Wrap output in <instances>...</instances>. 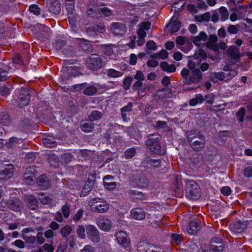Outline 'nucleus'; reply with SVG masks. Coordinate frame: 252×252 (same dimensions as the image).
<instances>
[{
	"instance_id": "obj_1",
	"label": "nucleus",
	"mask_w": 252,
	"mask_h": 252,
	"mask_svg": "<svg viewBox=\"0 0 252 252\" xmlns=\"http://www.w3.org/2000/svg\"><path fill=\"white\" fill-rule=\"evenodd\" d=\"M181 75L184 79V83L186 85L197 84L201 81L203 74L199 69H194L190 71L184 67L181 71Z\"/></svg>"
},
{
	"instance_id": "obj_2",
	"label": "nucleus",
	"mask_w": 252,
	"mask_h": 252,
	"mask_svg": "<svg viewBox=\"0 0 252 252\" xmlns=\"http://www.w3.org/2000/svg\"><path fill=\"white\" fill-rule=\"evenodd\" d=\"M186 196L192 200H198L201 197V191L199 185L193 181H186Z\"/></svg>"
},
{
	"instance_id": "obj_3",
	"label": "nucleus",
	"mask_w": 252,
	"mask_h": 252,
	"mask_svg": "<svg viewBox=\"0 0 252 252\" xmlns=\"http://www.w3.org/2000/svg\"><path fill=\"white\" fill-rule=\"evenodd\" d=\"M160 136L157 134H152L148 136L146 144L147 148L155 154L161 155L163 153L161 150L160 143Z\"/></svg>"
},
{
	"instance_id": "obj_4",
	"label": "nucleus",
	"mask_w": 252,
	"mask_h": 252,
	"mask_svg": "<svg viewBox=\"0 0 252 252\" xmlns=\"http://www.w3.org/2000/svg\"><path fill=\"white\" fill-rule=\"evenodd\" d=\"M61 74L59 76V81L63 84H66V81L72 77H75L77 75L78 71L76 68L73 66H69L66 63L63 64L62 68L61 70Z\"/></svg>"
},
{
	"instance_id": "obj_5",
	"label": "nucleus",
	"mask_w": 252,
	"mask_h": 252,
	"mask_svg": "<svg viewBox=\"0 0 252 252\" xmlns=\"http://www.w3.org/2000/svg\"><path fill=\"white\" fill-rule=\"evenodd\" d=\"M102 60L97 55H91L86 60V65L88 68L94 71L100 69L102 66Z\"/></svg>"
},
{
	"instance_id": "obj_6",
	"label": "nucleus",
	"mask_w": 252,
	"mask_h": 252,
	"mask_svg": "<svg viewBox=\"0 0 252 252\" xmlns=\"http://www.w3.org/2000/svg\"><path fill=\"white\" fill-rule=\"evenodd\" d=\"M30 99L31 94L30 90L27 88H21L17 101L19 107L22 108L28 105L30 103Z\"/></svg>"
},
{
	"instance_id": "obj_7",
	"label": "nucleus",
	"mask_w": 252,
	"mask_h": 252,
	"mask_svg": "<svg viewBox=\"0 0 252 252\" xmlns=\"http://www.w3.org/2000/svg\"><path fill=\"white\" fill-rule=\"evenodd\" d=\"M86 233L89 239L94 243H97L100 240V235L97 228L93 225H88L86 227Z\"/></svg>"
},
{
	"instance_id": "obj_8",
	"label": "nucleus",
	"mask_w": 252,
	"mask_h": 252,
	"mask_svg": "<svg viewBox=\"0 0 252 252\" xmlns=\"http://www.w3.org/2000/svg\"><path fill=\"white\" fill-rule=\"evenodd\" d=\"M118 243L125 248L130 247V241L127 235L124 231L120 230L115 235Z\"/></svg>"
},
{
	"instance_id": "obj_9",
	"label": "nucleus",
	"mask_w": 252,
	"mask_h": 252,
	"mask_svg": "<svg viewBox=\"0 0 252 252\" xmlns=\"http://www.w3.org/2000/svg\"><path fill=\"white\" fill-rule=\"evenodd\" d=\"M8 208L15 212L21 211L23 208V203L17 198L12 197L7 201Z\"/></svg>"
},
{
	"instance_id": "obj_10",
	"label": "nucleus",
	"mask_w": 252,
	"mask_h": 252,
	"mask_svg": "<svg viewBox=\"0 0 252 252\" xmlns=\"http://www.w3.org/2000/svg\"><path fill=\"white\" fill-rule=\"evenodd\" d=\"M75 42L79 46L80 49L85 52H92L93 48L90 41L84 38H76Z\"/></svg>"
},
{
	"instance_id": "obj_11",
	"label": "nucleus",
	"mask_w": 252,
	"mask_h": 252,
	"mask_svg": "<svg viewBox=\"0 0 252 252\" xmlns=\"http://www.w3.org/2000/svg\"><path fill=\"white\" fill-rule=\"evenodd\" d=\"M133 183L138 188H146L149 183L148 178L143 175L136 176L133 180Z\"/></svg>"
},
{
	"instance_id": "obj_12",
	"label": "nucleus",
	"mask_w": 252,
	"mask_h": 252,
	"mask_svg": "<svg viewBox=\"0 0 252 252\" xmlns=\"http://www.w3.org/2000/svg\"><path fill=\"white\" fill-rule=\"evenodd\" d=\"M25 202L27 207L30 210H35L38 207V200L37 198L32 194L26 196Z\"/></svg>"
},
{
	"instance_id": "obj_13",
	"label": "nucleus",
	"mask_w": 252,
	"mask_h": 252,
	"mask_svg": "<svg viewBox=\"0 0 252 252\" xmlns=\"http://www.w3.org/2000/svg\"><path fill=\"white\" fill-rule=\"evenodd\" d=\"M48 9L49 12L59 14L61 12V4L58 0H50L48 5Z\"/></svg>"
},
{
	"instance_id": "obj_14",
	"label": "nucleus",
	"mask_w": 252,
	"mask_h": 252,
	"mask_svg": "<svg viewBox=\"0 0 252 252\" xmlns=\"http://www.w3.org/2000/svg\"><path fill=\"white\" fill-rule=\"evenodd\" d=\"M3 169L0 172V176H4V178H10L14 172V166L12 164H4Z\"/></svg>"
},
{
	"instance_id": "obj_15",
	"label": "nucleus",
	"mask_w": 252,
	"mask_h": 252,
	"mask_svg": "<svg viewBox=\"0 0 252 252\" xmlns=\"http://www.w3.org/2000/svg\"><path fill=\"white\" fill-rule=\"evenodd\" d=\"M108 209V204L105 202H96V204H93L91 206V210L94 213H105Z\"/></svg>"
},
{
	"instance_id": "obj_16",
	"label": "nucleus",
	"mask_w": 252,
	"mask_h": 252,
	"mask_svg": "<svg viewBox=\"0 0 252 252\" xmlns=\"http://www.w3.org/2000/svg\"><path fill=\"white\" fill-rule=\"evenodd\" d=\"M200 229V225L197 219H194L191 220L188 228V231L191 235H194L197 233Z\"/></svg>"
},
{
	"instance_id": "obj_17",
	"label": "nucleus",
	"mask_w": 252,
	"mask_h": 252,
	"mask_svg": "<svg viewBox=\"0 0 252 252\" xmlns=\"http://www.w3.org/2000/svg\"><path fill=\"white\" fill-rule=\"evenodd\" d=\"M37 182L38 186L43 190L48 189L50 186L48 178L45 174H42L38 177Z\"/></svg>"
},
{
	"instance_id": "obj_18",
	"label": "nucleus",
	"mask_w": 252,
	"mask_h": 252,
	"mask_svg": "<svg viewBox=\"0 0 252 252\" xmlns=\"http://www.w3.org/2000/svg\"><path fill=\"white\" fill-rule=\"evenodd\" d=\"M132 218L137 220H142L145 218V213L143 209L136 208L132 209L130 212Z\"/></svg>"
},
{
	"instance_id": "obj_19",
	"label": "nucleus",
	"mask_w": 252,
	"mask_h": 252,
	"mask_svg": "<svg viewBox=\"0 0 252 252\" xmlns=\"http://www.w3.org/2000/svg\"><path fill=\"white\" fill-rule=\"evenodd\" d=\"M196 140L193 142H189V145L191 148L195 151L198 152L201 150L205 147V142L204 139H200Z\"/></svg>"
},
{
	"instance_id": "obj_20",
	"label": "nucleus",
	"mask_w": 252,
	"mask_h": 252,
	"mask_svg": "<svg viewBox=\"0 0 252 252\" xmlns=\"http://www.w3.org/2000/svg\"><path fill=\"white\" fill-rule=\"evenodd\" d=\"M35 169L30 166L27 168L24 175V179L27 183H30L33 181V177L35 176Z\"/></svg>"
},
{
	"instance_id": "obj_21",
	"label": "nucleus",
	"mask_w": 252,
	"mask_h": 252,
	"mask_svg": "<svg viewBox=\"0 0 252 252\" xmlns=\"http://www.w3.org/2000/svg\"><path fill=\"white\" fill-rule=\"evenodd\" d=\"M246 226L247 223L246 222L239 220L234 223L232 229L234 230V233H240L244 230Z\"/></svg>"
},
{
	"instance_id": "obj_22",
	"label": "nucleus",
	"mask_w": 252,
	"mask_h": 252,
	"mask_svg": "<svg viewBox=\"0 0 252 252\" xmlns=\"http://www.w3.org/2000/svg\"><path fill=\"white\" fill-rule=\"evenodd\" d=\"M210 79L215 83H217L218 80L223 81L226 79L225 74L221 71L212 72L210 75Z\"/></svg>"
},
{
	"instance_id": "obj_23",
	"label": "nucleus",
	"mask_w": 252,
	"mask_h": 252,
	"mask_svg": "<svg viewBox=\"0 0 252 252\" xmlns=\"http://www.w3.org/2000/svg\"><path fill=\"white\" fill-rule=\"evenodd\" d=\"M142 164H149L155 167L158 168L161 165V160L159 159H154L150 157L145 158L142 162Z\"/></svg>"
},
{
	"instance_id": "obj_24",
	"label": "nucleus",
	"mask_w": 252,
	"mask_h": 252,
	"mask_svg": "<svg viewBox=\"0 0 252 252\" xmlns=\"http://www.w3.org/2000/svg\"><path fill=\"white\" fill-rule=\"evenodd\" d=\"M97 224L99 228L104 231H108L111 228V222L108 220H100L97 221Z\"/></svg>"
},
{
	"instance_id": "obj_25",
	"label": "nucleus",
	"mask_w": 252,
	"mask_h": 252,
	"mask_svg": "<svg viewBox=\"0 0 252 252\" xmlns=\"http://www.w3.org/2000/svg\"><path fill=\"white\" fill-rule=\"evenodd\" d=\"M161 69L169 73H173L176 70V66L174 64H169L167 62L163 61L160 63Z\"/></svg>"
},
{
	"instance_id": "obj_26",
	"label": "nucleus",
	"mask_w": 252,
	"mask_h": 252,
	"mask_svg": "<svg viewBox=\"0 0 252 252\" xmlns=\"http://www.w3.org/2000/svg\"><path fill=\"white\" fill-rule=\"evenodd\" d=\"M228 53L231 58L236 61H237L240 58L239 49L235 46H230L228 49Z\"/></svg>"
},
{
	"instance_id": "obj_27",
	"label": "nucleus",
	"mask_w": 252,
	"mask_h": 252,
	"mask_svg": "<svg viewBox=\"0 0 252 252\" xmlns=\"http://www.w3.org/2000/svg\"><path fill=\"white\" fill-rule=\"evenodd\" d=\"M94 128V124L90 121H86L81 123V130L85 132H90L93 131Z\"/></svg>"
},
{
	"instance_id": "obj_28",
	"label": "nucleus",
	"mask_w": 252,
	"mask_h": 252,
	"mask_svg": "<svg viewBox=\"0 0 252 252\" xmlns=\"http://www.w3.org/2000/svg\"><path fill=\"white\" fill-rule=\"evenodd\" d=\"M11 122V118L8 113L4 112L0 115V123L3 126H8Z\"/></svg>"
},
{
	"instance_id": "obj_29",
	"label": "nucleus",
	"mask_w": 252,
	"mask_h": 252,
	"mask_svg": "<svg viewBox=\"0 0 252 252\" xmlns=\"http://www.w3.org/2000/svg\"><path fill=\"white\" fill-rule=\"evenodd\" d=\"M66 44H67L66 40L58 39L53 42L52 46L56 50L62 51Z\"/></svg>"
},
{
	"instance_id": "obj_30",
	"label": "nucleus",
	"mask_w": 252,
	"mask_h": 252,
	"mask_svg": "<svg viewBox=\"0 0 252 252\" xmlns=\"http://www.w3.org/2000/svg\"><path fill=\"white\" fill-rule=\"evenodd\" d=\"M129 194L131 198H132L133 200L137 199L139 200H142L145 199L144 193L139 191L136 190L131 189L129 191Z\"/></svg>"
},
{
	"instance_id": "obj_31",
	"label": "nucleus",
	"mask_w": 252,
	"mask_h": 252,
	"mask_svg": "<svg viewBox=\"0 0 252 252\" xmlns=\"http://www.w3.org/2000/svg\"><path fill=\"white\" fill-rule=\"evenodd\" d=\"M61 52L63 55L68 57H73L75 54L73 47L71 45H67L66 44L63 48Z\"/></svg>"
},
{
	"instance_id": "obj_32",
	"label": "nucleus",
	"mask_w": 252,
	"mask_h": 252,
	"mask_svg": "<svg viewBox=\"0 0 252 252\" xmlns=\"http://www.w3.org/2000/svg\"><path fill=\"white\" fill-rule=\"evenodd\" d=\"M97 92V89L94 86H89L84 90L83 94L87 96L94 95Z\"/></svg>"
},
{
	"instance_id": "obj_33",
	"label": "nucleus",
	"mask_w": 252,
	"mask_h": 252,
	"mask_svg": "<svg viewBox=\"0 0 252 252\" xmlns=\"http://www.w3.org/2000/svg\"><path fill=\"white\" fill-rule=\"evenodd\" d=\"M168 56V53L164 49H161L159 52L157 53L154 54L152 55V58L158 59H161L162 60H165L167 58Z\"/></svg>"
},
{
	"instance_id": "obj_34",
	"label": "nucleus",
	"mask_w": 252,
	"mask_h": 252,
	"mask_svg": "<svg viewBox=\"0 0 252 252\" xmlns=\"http://www.w3.org/2000/svg\"><path fill=\"white\" fill-rule=\"evenodd\" d=\"M211 18L210 13L209 12L202 14L200 16H196L195 19L197 22H209Z\"/></svg>"
},
{
	"instance_id": "obj_35",
	"label": "nucleus",
	"mask_w": 252,
	"mask_h": 252,
	"mask_svg": "<svg viewBox=\"0 0 252 252\" xmlns=\"http://www.w3.org/2000/svg\"><path fill=\"white\" fill-rule=\"evenodd\" d=\"M102 114L101 112L98 111H93L91 114L89 116V119L90 121L94 122L101 119Z\"/></svg>"
},
{
	"instance_id": "obj_36",
	"label": "nucleus",
	"mask_w": 252,
	"mask_h": 252,
	"mask_svg": "<svg viewBox=\"0 0 252 252\" xmlns=\"http://www.w3.org/2000/svg\"><path fill=\"white\" fill-rule=\"evenodd\" d=\"M39 199L42 204L48 205L51 203L52 198L47 195H45L43 192H40L39 194Z\"/></svg>"
},
{
	"instance_id": "obj_37",
	"label": "nucleus",
	"mask_w": 252,
	"mask_h": 252,
	"mask_svg": "<svg viewBox=\"0 0 252 252\" xmlns=\"http://www.w3.org/2000/svg\"><path fill=\"white\" fill-rule=\"evenodd\" d=\"M136 153V149L135 147H131L126 149L124 153L125 157L126 159L132 158Z\"/></svg>"
},
{
	"instance_id": "obj_38",
	"label": "nucleus",
	"mask_w": 252,
	"mask_h": 252,
	"mask_svg": "<svg viewBox=\"0 0 252 252\" xmlns=\"http://www.w3.org/2000/svg\"><path fill=\"white\" fill-rule=\"evenodd\" d=\"M72 230V228L69 225H66L63 226L61 229V234L63 238L67 239L68 236Z\"/></svg>"
},
{
	"instance_id": "obj_39",
	"label": "nucleus",
	"mask_w": 252,
	"mask_h": 252,
	"mask_svg": "<svg viewBox=\"0 0 252 252\" xmlns=\"http://www.w3.org/2000/svg\"><path fill=\"white\" fill-rule=\"evenodd\" d=\"M124 73L121 71L116 70L113 68H110L107 72V76L112 78H118L123 76Z\"/></svg>"
},
{
	"instance_id": "obj_40",
	"label": "nucleus",
	"mask_w": 252,
	"mask_h": 252,
	"mask_svg": "<svg viewBox=\"0 0 252 252\" xmlns=\"http://www.w3.org/2000/svg\"><path fill=\"white\" fill-rule=\"evenodd\" d=\"M219 12L220 14V20L222 22L226 21L229 16V14L226 8L224 6H221L219 8Z\"/></svg>"
},
{
	"instance_id": "obj_41",
	"label": "nucleus",
	"mask_w": 252,
	"mask_h": 252,
	"mask_svg": "<svg viewBox=\"0 0 252 252\" xmlns=\"http://www.w3.org/2000/svg\"><path fill=\"white\" fill-rule=\"evenodd\" d=\"M105 30V29L104 27L100 26L97 25L95 27L88 28L87 32L89 33H91V32H94V33H95L96 32H98L99 33H103L104 32Z\"/></svg>"
},
{
	"instance_id": "obj_42",
	"label": "nucleus",
	"mask_w": 252,
	"mask_h": 252,
	"mask_svg": "<svg viewBox=\"0 0 252 252\" xmlns=\"http://www.w3.org/2000/svg\"><path fill=\"white\" fill-rule=\"evenodd\" d=\"M40 8L36 4H31L29 7V11L36 16L40 15Z\"/></svg>"
},
{
	"instance_id": "obj_43",
	"label": "nucleus",
	"mask_w": 252,
	"mask_h": 252,
	"mask_svg": "<svg viewBox=\"0 0 252 252\" xmlns=\"http://www.w3.org/2000/svg\"><path fill=\"white\" fill-rule=\"evenodd\" d=\"M246 115V110L244 107H241L236 113V117L240 123L244 122Z\"/></svg>"
},
{
	"instance_id": "obj_44",
	"label": "nucleus",
	"mask_w": 252,
	"mask_h": 252,
	"mask_svg": "<svg viewBox=\"0 0 252 252\" xmlns=\"http://www.w3.org/2000/svg\"><path fill=\"white\" fill-rule=\"evenodd\" d=\"M92 189V187L87 183H85L81 191L80 196L82 197L87 196L89 194Z\"/></svg>"
},
{
	"instance_id": "obj_45",
	"label": "nucleus",
	"mask_w": 252,
	"mask_h": 252,
	"mask_svg": "<svg viewBox=\"0 0 252 252\" xmlns=\"http://www.w3.org/2000/svg\"><path fill=\"white\" fill-rule=\"evenodd\" d=\"M43 143L45 146L48 148H53L56 145V142L55 141L48 138H44Z\"/></svg>"
},
{
	"instance_id": "obj_46",
	"label": "nucleus",
	"mask_w": 252,
	"mask_h": 252,
	"mask_svg": "<svg viewBox=\"0 0 252 252\" xmlns=\"http://www.w3.org/2000/svg\"><path fill=\"white\" fill-rule=\"evenodd\" d=\"M181 22L179 21L175 20L173 22L172 25H171V33L173 34L175 32H177L181 27Z\"/></svg>"
},
{
	"instance_id": "obj_47",
	"label": "nucleus",
	"mask_w": 252,
	"mask_h": 252,
	"mask_svg": "<svg viewBox=\"0 0 252 252\" xmlns=\"http://www.w3.org/2000/svg\"><path fill=\"white\" fill-rule=\"evenodd\" d=\"M132 81V78L130 76H127L123 80V88L125 90H128L131 86Z\"/></svg>"
},
{
	"instance_id": "obj_48",
	"label": "nucleus",
	"mask_w": 252,
	"mask_h": 252,
	"mask_svg": "<svg viewBox=\"0 0 252 252\" xmlns=\"http://www.w3.org/2000/svg\"><path fill=\"white\" fill-rule=\"evenodd\" d=\"M171 239L173 242L177 245L180 244L183 241L182 236L177 233H172Z\"/></svg>"
},
{
	"instance_id": "obj_49",
	"label": "nucleus",
	"mask_w": 252,
	"mask_h": 252,
	"mask_svg": "<svg viewBox=\"0 0 252 252\" xmlns=\"http://www.w3.org/2000/svg\"><path fill=\"white\" fill-rule=\"evenodd\" d=\"M187 137L188 142H191L193 139L198 136V134L194 130L188 131L186 133Z\"/></svg>"
},
{
	"instance_id": "obj_50",
	"label": "nucleus",
	"mask_w": 252,
	"mask_h": 252,
	"mask_svg": "<svg viewBox=\"0 0 252 252\" xmlns=\"http://www.w3.org/2000/svg\"><path fill=\"white\" fill-rule=\"evenodd\" d=\"M73 156L70 153H65L62 155L61 158L62 161L65 163H69L73 158Z\"/></svg>"
},
{
	"instance_id": "obj_51",
	"label": "nucleus",
	"mask_w": 252,
	"mask_h": 252,
	"mask_svg": "<svg viewBox=\"0 0 252 252\" xmlns=\"http://www.w3.org/2000/svg\"><path fill=\"white\" fill-rule=\"evenodd\" d=\"M85 228L82 225H79L77 228L76 232L78 237L81 239H84L86 238L85 234Z\"/></svg>"
},
{
	"instance_id": "obj_52",
	"label": "nucleus",
	"mask_w": 252,
	"mask_h": 252,
	"mask_svg": "<svg viewBox=\"0 0 252 252\" xmlns=\"http://www.w3.org/2000/svg\"><path fill=\"white\" fill-rule=\"evenodd\" d=\"M103 185L106 189L112 191L116 188L117 184L115 182H107L104 181L103 182Z\"/></svg>"
},
{
	"instance_id": "obj_53",
	"label": "nucleus",
	"mask_w": 252,
	"mask_h": 252,
	"mask_svg": "<svg viewBox=\"0 0 252 252\" xmlns=\"http://www.w3.org/2000/svg\"><path fill=\"white\" fill-rule=\"evenodd\" d=\"M209 247L210 250L213 252H222L224 249V246L223 244H220L219 246H217L214 244H210Z\"/></svg>"
},
{
	"instance_id": "obj_54",
	"label": "nucleus",
	"mask_w": 252,
	"mask_h": 252,
	"mask_svg": "<svg viewBox=\"0 0 252 252\" xmlns=\"http://www.w3.org/2000/svg\"><path fill=\"white\" fill-rule=\"evenodd\" d=\"M137 34L138 35L139 38L142 40V43H137L138 46L142 45L144 44L145 37L146 36V33L143 29H139L137 31Z\"/></svg>"
},
{
	"instance_id": "obj_55",
	"label": "nucleus",
	"mask_w": 252,
	"mask_h": 252,
	"mask_svg": "<svg viewBox=\"0 0 252 252\" xmlns=\"http://www.w3.org/2000/svg\"><path fill=\"white\" fill-rule=\"evenodd\" d=\"M166 90V88H164L157 91L155 93V97L158 98L159 99H162L165 98V92Z\"/></svg>"
},
{
	"instance_id": "obj_56",
	"label": "nucleus",
	"mask_w": 252,
	"mask_h": 252,
	"mask_svg": "<svg viewBox=\"0 0 252 252\" xmlns=\"http://www.w3.org/2000/svg\"><path fill=\"white\" fill-rule=\"evenodd\" d=\"M102 47L105 54L111 55L113 53L111 44H104Z\"/></svg>"
},
{
	"instance_id": "obj_57",
	"label": "nucleus",
	"mask_w": 252,
	"mask_h": 252,
	"mask_svg": "<svg viewBox=\"0 0 252 252\" xmlns=\"http://www.w3.org/2000/svg\"><path fill=\"white\" fill-rule=\"evenodd\" d=\"M22 238L27 243L33 244L36 242L35 237L34 236H32V235L26 236V235H22Z\"/></svg>"
},
{
	"instance_id": "obj_58",
	"label": "nucleus",
	"mask_w": 252,
	"mask_h": 252,
	"mask_svg": "<svg viewBox=\"0 0 252 252\" xmlns=\"http://www.w3.org/2000/svg\"><path fill=\"white\" fill-rule=\"evenodd\" d=\"M75 0H65V4L66 10L68 12H71L74 8Z\"/></svg>"
},
{
	"instance_id": "obj_59",
	"label": "nucleus",
	"mask_w": 252,
	"mask_h": 252,
	"mask_svg": "<svg viewBox=\"0 0 252 252\" xmlns=\"http://www.w3.org/2000/svg\"><path fill=\"white\" fill-rule=\"evenodd\" d=\"M10 89L5 85H2L0 87V94L2 96L9 95L10 94Z\"/></svg>"
},
{
	"instance_id": "obj_60",
	"label": "nucleus",
	"mask_w": 252,
	"mask_h": 252,
	"mask_svg": "<svg viewBox=\"0 0 252 252\" xmlns=\"http://www.w3.org/2000/svg\"><path fill=\"white\" fill-rule=\"evenodd\" d=\"M84 211L83 209H79L77 213L74 215L72 217V220L73 221L77 222L79 221L83 216Z\"/></svg>"
},
{
	"instance_id": "obj_61",
	"label": "nucleus",
	"mask_w": 252,
	"mask_h": 252,
	"mask_svg": "<svg viewBox=\"0 0 252 252\" xmlns=\"http://www.w3.org/2000/svg\"><path fill=\"white\" fill-rule=\"evenodd\" d=\"M244 175L247 178L252 177V166H248L244 169Z\"/></svg>"
},
{
	"instance_id": "obj_62",
	"label": "nucleus",
	"mask_w": 252,
	"mask_h": 252,
	"mask_svg": "<svg viewBox=\"0 0 252 252\" xmlns=\"http://www.w3.org/2000/svg\"><path fill=\"white\" fill-rule=\"evenodd\" d=\"M62 211L65 218H68L70 214V207L65 204L62 208Z\"/></svg>"
},
{
	"instance_id": "obj_63",
	"label": "nucleus",
	"mask_w": 252,
	"mask_h": 252,
	"mask_svg": "<svg viewBox=\"0 0 252 252\" xmlns=\"http://www.w3.org/2000/svg\"><path fill=\"white\" fill-rule=\"evenodd\" d=\"M146 46L148 49L151 50L155 51L157 49L156 43L153 40H149L147 42Z\"/></svg>"
},
{
	"instance_id": "obj_64",
	"label": "nucleus",
	"mask_w": 252,
	"mask_h": 252,
	"mask_svg": "<svg viewBox=\"0 0 252 252\" xmlns=\"http://www.w3.org/2000/svg\"><path fill=\"white\" fill-rule=\"evenodd\" d=\"M237 75V72L234 69H231L228 72L225 74L226 80H230L235 77Z\"/></svg>"
}]
</instances>
